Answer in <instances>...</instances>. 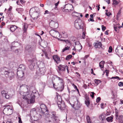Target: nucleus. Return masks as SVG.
Wrapping results in <instances>:
<instances>
[{"label": "nucleus", "mask_w": 123, "mask_h": 123, "mask_svg": "<svg viewBox=\"0 0 123 123\" xmlns=\"http://www.w3.org/2000/svg\"><path fill=\"white\" fill-rule=\"evenodd\" d=\"M52 83L54 88L57 91H62L64 88V82L63 80L57 76L53 77Z\"/></svg>", "instance_id": "1"}, {"label": "nucleus", "mask_w": 123, "mask_h": 123, "mask_svg": "<svg viewBox=\"0 0 123 123\" xmlns=\"http://www.w3.org/2000/svg\"><path fill=\"white\" fill-rule=\"evenodd\" d=\"M51 115L49 114H47V116L46 118V120L47 123H54L55 121L58 118L56 116V112L54 111H53L51 112Z\"/></svg>", "instance_id": "2"}, {"label": "nucleus", "mask_w": 123, "mask_h": 123, "mask_svg": "<svg viewBox=\"0 0 123 123\" xmlns=\"http://www.w3.org/2000/svg\"><path fill=\"white\" fill-rule=\"evenodd\" d=\"M28 95V97H30L31 98L28 99L27 101L28 103L32 104L34 102V98L38 96L39 94L37 92H33L32 91L30 92V93H27Z\"/></svg>", "instance_id": "3"}, {"label": "nucleus", "mask_w": 123, "mask_h": 123, "mask_svg": "<svg viewBox=\"0 0 123 123\" xmlns=\"http://www.w3.org/2000/svg\"><path fill=\"white\" fill-rule=\"evenodd\" d=\"M74 25L75 27L77 29H83V22L80 18L75 21Z\"/></svg>", "instance_id": "4"}, {"label": "nucleus", "mask_w": 123, "mask_h": 123, "mask_svg": "<svg viewBox=\"0 0 123 123\" xmlns=\"http://www.w3.org/2000/svg\"><path fill=\"white\" fill-rule=\"evenodd\" d=\"M13 112V110L12 108L9 105L6 106L3 110V113L6 115H10Z\"/></svg>", "instance_id": "5"}, {"label": "nucleus", "mask_w": 123, "mask_h": 123, "mask_svg": "<svg viewBox=\"0 0 123 123\" xmlns=\"http://www.w3.org/2000/svg\"><path fill=\"white\" fill-rule=\"evenodd\" d=\"M61 8L64 12H67L68 10L73 11L74 9L73 6L69 4H65L63 7H62Z\"/></svg>", "instance_id": "6"}, {"label": "nucleus", "mask_w": 123, "mask_h": 123, "mask_svg": "<svg viewBox=\"0 0 123 123\" xmlns=\"http://www.w3.org/2000/svg\"><path fill=\"white\" fill-rule=\"evenodd\" d=\"M49 25L51 27L54 29L57 28L58 26L57 21L55 19L51 20L49 23Z\"/></svg>", "instance_id": "7"}, {"label": "nucleus", "mask_w": 123, "mask_h": 123, "mask_svg": "<svg viewBox=\"0 0 123 123\" xmlns=\"http://www.w3.org/2000/svg\"><path fill=\"white\" fill-rule=\"evenodd\" d=\"M40 107L42 112L43 115H46L48 114L49 113V111L45 104H41L40 105Z\"/></svg>", "instance_id": "8"}, {"label": "nucleus", "mask_w": 123, "mask_h": 123, "mask_svg": "<svg viewBox=\"0 0 123 123\" xmlns=\"http://www.w3.org/2000/svg\"><path fill=\"white\" fill-rule=\"evenodd\" d=\"M53 29L51 30L49 32L51 36L56 38H57L58 36H59V33L58 32Z\"/></svg>", "instance_id": "9"}, {"label": "nucleus", "mask_w": 123, "mask_h": 123, "mask_svg": "<svg viewBox=\"0 0 123 123\" xmlns=\"http://www.w3.org/2000/svg\"><path fill=\"white\" fill-rule=\"evenodd\" d=\"M81 106V105L80 103L78 102L77 99L76 100V101H75L74 104L72 105V107L75 110H78L80 108Z\"/></svg>", "instance_id": "10"}, {"label": "nucleus", "mask_w": 123, "mask_h": 123, "mask_svg": "<svg viewBox=\"0 0 123 123\" xmlns=\"http://www.w3.org/2000/svg\"><path fill=\"white\" fill-rule=\"evenodd\" d=\"M29 67L31 70H33L35 66V62L33 59L30 60L28 61Z\"/></svg>", "instance_id": "11"}, {"label": "nucleus", "mask_w": 123, "mask_h": 123, "mask_svg": "<svg viewBox=\"0 0 123 123\" xmlns=\"http://www.w3.org/2000/svg\"><path fill=\"white\" fill-rule=\"evenodd\" d=\"M4 74L6 77L10 78V80L13 78L14 75V74L13 72H9L6 70H5V71Z\"/></svg>", "instance_id": "12"}, {"label": "nucleus", "mask_w": 123, "mask_h": 123, "mask_svg": "<svg viewBox=\"0 0 123 123\" xmlns=\"http://www.w3.org/2000/svg\"><path fill=\"white\" fill-rule=\"evenodd\" d=\"M120 47L117 46L116 48L115 52L116 54L119 57H122L123 56V50L119 49Z\"/></svg>", "instance_id": "13"}, {"label": "nucleus", "mask_w": 123, "mask_h": 123, "mask_svg": "<svg viewBox=\"0 0 123 123\" xmlns=\"http://www.w3.org/2000/svg\"><path fill=\"white\" fill-rule=\"evenodd\" d=\"M58 107L61 110H64L66 108V106L64 102L62 101L61 102H57Z\"/></svg>", "instance_id": "14"}, {"label": "nucleus", "mask_w": 123, "mask_h": 123, "mask_svg": "<svg viewBox=\"0 0 123 123\" xmlns=\"http://www.w3.org/2000/svg\"><path fill=\"white\" fill-rule=\"evenodd\" d=\"M53 58L57 64L61 62L60 58L57 55H54L53 56Z\"/></svg>", "instance_id": "15"}, {"label": "nucleus", "mask_w": 123, "mask_h": 123, "mask_svg": "<svg viewBox=\"0 0 123 123\" xmlns=\"http://www.w3.org/2000/svg\"><path fill=\"white\" fill-rule=\"evenodd\" d=\"M17 74L19 77L21 78L24 75V71L18 70L17 72Z\"/></svg>", "instance_id": "16"}, {"label": "nucleus", "mask_w": 123, "mask_h": 123, "mask_svg": "<svg viewBox=\"0 0 123 123\" xmlns=\"http://www.w3.org/2000/svg\"><path fill=\"white\" fill-rule=\"evenodd\" d=\"M55 99L56 102H61L62 101L61 96L59 95V94L57 93L56 96L55 97Z\"/></svg>", "instance_id": "17"}, {"label": "nucleus", "mask_w": 123, "mask_h": 123, "mask_svg": "<svg viewBox=\"0 0 123 123\" xmlns=\"http://www.w3.org/2000/svg\"><path fill=\"white\" fill-rule=\"evenodd\" d=\"M40 73L41 75H44L45 71V67H43V68H41L39 69Z\"/></svg>", "instance_id": "18"}, {"label": "nucleus", "mask_w": 123, "mask_h": 123, "mask_svg": "<svg viewBox=\"0 0 123 123\" xmlns=\"http://www.w3.org/2000/svg\"><path fill=\"white\" fill-rule=\"evenodd\" d=\"M85 98L86 99L85 104L88 107L90 105V101L88 96L87 95H86L85 96Z\"/></svg>", "instance_id": "19"}, {"label": "nucleus", "mask_w": 123, "mask_h": 123, "mask_svg": "<svg viewBox=\"0 0 123 123\" xmlns=\"http://www.w3.org/2000/svg\"><path fill=\"white\" fill-rule=\"evenodd\" d=\"M25 70V66L23 64H20L19 66L18 70L24 71Z\"/></svg>", "instance_id": "20"}, {"label": "nucleus", "mask_w": 123, "mask_h": 123, "mask_svg": "<svg viewBox=\"0 0 123 123\" xmlns=\"http://www.w3.org/2000/svg\"><path fill=\"white\" fill-rule=\"evenodd\" d=\"M102 44L101 42H99L98 43H95L94 44V46L96 48H100L101 47Z\"/></svg>", "instance_id": "21"}, {"label": "nucleus", "mask_w": 123, "mask_h": 123, "mask_svg": "<svg viewBox=\"0 0 123 123\" xmlns=\"http://www.w3.org/2000/svg\"><path fill=\"white\" fill-rule=\"evenodd\" d=\"M58 69L59 70L64 71L66 69V66L60 65L58 66Z\"/></svg>", "instance_id": "22"}, {"label": "nucleus", "mask_w": 123, "mask_h": 123, "mask_svg": "<svg viewBox=\"0 0 123 123\" xmlns=\"http://www.w3.org/2000/svg\"><path fill=\"white\" fill-rule=\"evenodd\" d=\"M18 28V27L15 25H11L10 27V31L13 32Z\"/></svg>", "instance_id": "23"}, {"label": "nucleus", "mask_w": 123, "mask_h": 123, "mask_svg": "<svg viewBox=\"0 0 123 123\" xmlns=\"http://www.w3.org/2000/svg\"><path fill=\"white\" fill-rule=\"evenodd\" d=\"M113 4L115 5L118 4L120 1L119 0H113Z\"/></svg>", "instance_id": "24"}, {"label": "nucleus", "mask_w": 123, "mask_h": 123, "mask_svg": "<svg viewBox=\"0 0 123 123\" xmlns=\"http://www.w3.org/2000/svg\"><path fill=\"white\" fill-rule=\"evenodd\" d=\"M105 63V62L104 61H102L99 63V66L101 68H103L104 67V63Z\"/></svg>", "instance_id": "25"}, {"label": "nucleus", "mask_w": 123, "mask_h": 123, "mask_svg": "<svg viewBox=\"0 0 123 123\" xmlns=\"http://www.w3.org/2000/svg\"><path fill=\"white\" fill-rule=\"evenodd\" d=\"M113 119V117H107L106 118V120L108 122H112Z\"/></svg>", "instance_id": "26"}, {"label": "nucleus", "mask_w": 123, "mask_h": 123, "mask_svg": "<svg viewBox=\"0 0 123 123\" xmlns=\"http://www.w3.org/2000/svg\"><path fill=\"white\" fill-rule=\"evenodd\" d=\"M113 27L114 30L116 31H117V30L118 29L117 28L118 27V26H117V23H116L115 24H114Z\"/></svg>", "instance_id": "27"}, {"label": "nucleus", "mask_w": 123, "mask_h": 123, "mask_svg": "<svg viewBox=\"0 0 123 123\" xmlns=\"http://www.w3.org/2000/svg\"><path fill=\"white\" fill-rule=\"evenodd\" d=\"M94 81L95 83L97 85H98L101 82V81L100 80L96 79H95L94 80Z\"/></svg>", "instance_id": "28"}, {"label": "nucleus", "mask_w": 123, "mask_h": 123, "mask_svg": "<svg viewBox=\"0 0 123 123\" xmlns=\"http://www.w3.org/2000/svg\"><path fill=\"white\" fill-rule=\"evenodd\" d=\"M16 10L18 12V13H20L21 12L23 11L24 9L23 8H17L16 9Z\"/></svg>", "instance_id": "29"}, {"label": "nucleus", "mask_w": 123, "mask_h": 123, "mask_svg": "<svg viewBox=\"0 0 123 123\" xmlns=\"http://www.w3.org/2000/svg\"><path fill=\"white\" fill-rule=\"evenodd\" d=\"M64 41L67 44L68 43L69 45L70 46H71L72 45V43L70 41L68 40L65 39V40H64Z\"/></svg>", "instance_id": "30"}, {"label": "nucleus", "mask_w": 123, "mask_h": 123, "mask_svg": "<svg viewBox=\"0 0 123 123\" xmlns=\"http://www.w3.org/2000/svg\"><path fill=\"white\" fill-rule=\"evenodd\" d=\"M7 92L4 90H3L1 92V93L3 96L5 97V95L6 94Z\"/></svg>", "instance_id": "31"}, {"label": "nucleus", "mask_w": 123, "mask_h": 123, "mask_svg": "<svg viewBox=\"0 0 123 123\" xmlns=\"http://www.w3.org/2000/svg\"><path fill=\"white\" fill-rule=\"evenodd\" d=\"M37 13L34 14L32 15L31 16V17L34 20L37 19L38 17V16H37L36 17H35L34 15H36Z\"/></svg>", "instance_id": "32"}, {"label": "nucleus", "mask_w": 123, "mask_h": 123, "mask_svg": "<svg viewBox=\"0 0 123 123\" xmlns=\"http://www.w3.org/2000/svg\"><path fill=\"white\" fill-rule=\"evenodd\" d=\"M72 56V55H69L66 56V60H68L71 58Z\"/></svg>", "instance_id": "33"}, {"label": "nucleus", "mask_w": 123, "mask_h": 123, "mask_svg": "<svg viewBox=\"0 0 123 123\" xmlns=\"http://www.w3.org/2000/svg\"><path fill=\"white\" fill-rule=\"evenodd\" d=\"M5 97L6 98L10 99L11 98V95H10L8 94L7 93L5 95Z\"/></svg>", "instance_id": "34"}, {"label": "nucleus", "mask_w": 123, "mask_h": 123, "mask_svg": "<svg viewBox=\"0 0 123 123\" xmlns=\"http://www.w3.org/2000/svg\"><path fill=\"white\" fill-rule=\"evenodd\" d=\"M79 13H78L77 12H74L72 13V15L73 16L77 17V14Z\"/></svg>", "instance_id": "35"}, {"label": "nucleus", "mask_w": 123, "mask_h": 123, "mask_svg": "<svg viewBox=\"0 0 123 123\" xmlns=\"http://www.w3.org/2000/svg\"><path fill=\"white\" fill-rule=\"evenodd\" d=\"M23 26L24 29H23V30L24 31V32H25L26 31L28 27L27 26V25L24 24Z\"/></svg>", "instance_id": "36"}, {"label": "nucleus", "mask_w": 123, "mask_h": 123, "mask_svg": "<svg viewBox=\"0 0 123 123\" xmlns=\"http://www.w3.org/2000/svg\"><path fill=\"white\" fill-rule=\"evenodd\" d=\"M86 120L87 123H89L90 122H91L90 120V118L89 116L87 115L86 116Z\"/></svg>", "instance_id": "37"}, {"label": "nucleus", "mask_w": 123, "mask_h": 123, "mask_svg": "<svg viewBox=\"0 0 123 123\" xmlns=\"http://www.w3.org/2000/svg\"><path fill=\"white\" fill-rule=\"evenodd\" d=\"M26 49L27 50H31V46L30 45H27L26 46Z\"/></svg>", "instance_id": "38"}, {"label": "nucleus", "mask_w": 123, "mask_h": 123, "mask_svg": "<svg viewBox=\"0 0 123 123\" xmlns=\"http://www.w3.org/2000/svg\"><path fill=\"white\" fill-rule=\"evenodd\" d=\"M75 45H76L77 44L79 45L81 47V49H82V46L80 44V43L79 42V41H77L75 42Z\"/></svg>", "instance_id": "39"}, {"label": "nucleus", "mask_w": 123, "mask_h": 123, "mask_svg": "<svg viewBox=\"0 0 123 123\" xmlns=\"http://www.w3.org/2000/svg\"><path fill=\"white\" fill-rule=\"evenodd\" d=\"M70 48L69 47L67 46V47H65L62 50V52H63L66 50H69Z\"/></svg>", "instance_id": "40"}, {"label": "nucleus", "mask_w": 123, "mask_h": 123, "mask_svg": "<svg viewBox=\"0 0 123 123\" xmlns=\"http://www.w3.org/2000/svg\"><path fill=\"white\" fill-rule=\"evenodd\" d=\"M111 79H117L118 80H120L121 79V78H119L118 76H116L115 77H113L111 78Z\"/></svg>", "instance_id": "41"}, {"label": "nucleus", "mask_w": 123, "mask_h": 123, "mask_svg": "<svg viewBox=\"0 0 123 123\" xmlns=\"http://www.w3.org/2000/svg\"><path fill=\"white\" fill-rule=\"evenodd\" d=\"M112 48L111 46H110L109 47L108 52L109 53H111L112 51Z\"/></svg>", "instance_id": "42"}, {"label": "nucleus", "mask_w": 123, "mask_h": 123, "mask_svg": "<svg viewBox=\"0 0 123 123\" xmlns=\"http://www.w3.org/2000/svg\"><path fill=\"white\" fill-rule=\"evenodd\" d=\"M118 85L120 86H123V82H119L118 84Z\"/></svg>", "instance_id": "43"}, {"label": "nucleus", "mask_w": 123, "mask_h": 123, "mask_svg": "<svg viewBox=\"0 0 123 123\" xmlns=\"http://www.w3.org/2000/svg\"><path fill=\"white\" fill-rule=\"evenodd\" d=\"M111 92V94L112 95V96L111 97V98L113 99L115 97V95L114 94V93L113 91H112Z\"/></svg>", "instance_id": "44"}, {"label": "nucleus", "mask_w": 123, "mask_h": 123, "mask_svg": "<svg viewBox=\"0 0 123 123\" xmlns=\"http://www.w3.org/2000/svg\"><path fill=\"white\" fill-rule=\"evenodd\" d=\"M101 98L100 97H99L97 98L96 100V102L97 103H98L100 101Z\"/></svg>", "instance_id": "45"}, {"label": "nucleus", "mask_w": 123, "mask_h": 123, "mask_svg": "<svg viewBox=\"0 0 123 123\" xmlns=\"http://www.w3.org/2000/svg\"><path fill=\"white\" fill-rule=\"evenodd\" d=\"M102 29L103 31H104L106 29V27L105 26H104V25H102Z\"/></svg>", "instance_id": "46"}, {"label": "nucleus", "mask_w": 123, "mask_h": 123, "mask_svg": "<svg viewBox=\"0 0 123 123\" xmlns=\"http://www.w3.org/2000/svg\"><path fill=\"white\" fill-rule=\"evenodd\" d=\"M105 14L107 16H109L110 15H111V14L110 12H106Z\"/></svg>", "instance_id": "47"}, {"label": "nucleus", "mask_w": 123, "mask_h": 123, "mask_svg": "<svg viewBox=\"0 0 123 123\" xmlns=\"http://www.w3.org/2000/svg\"><path fill=\"white\" fill-rule=\"evenodd\" d=\"M91 93H92V94H91L90 96H91L92 98H93L94 97V95L95 93L93 92H91Z\"/></svg>", "instance_id": "48"}, {"label": "nucleus", "mask_w": 123, "mask_h": 123, "mask_svg": "<svg viewBox=\"0 0 123 123\" xmlns=\"http://www.w3.org/2000/svg\"><path fill=\"white\" fill-rule=\"evenodd\" d=\"M18 119H19L18 123H22V120H21V117H18Z\"/></svg>", "instance_id": "49"}, {"label": "nucleus", "mask_w": 123, "mask_h": 123, "mask_svg": "<svg viewBox=\"0 0 123 123\" xmlns=\"http://www.w3.org/2000/svg\"><path fill=\"white\" fill-rule=\"evenodd\" d=\"M105 72L106 73V74L107 76H108V74L109 72V71L108 70H106Z\"/></svg>", "instance_id": "50"}, {"label": "nucleus", "mask_w": 123, "mask_h": 123, "mask_svg": "<svg viewBox=\"0 0 123 123\" xmlns=\"http://www.w3.org/2000/svg\"><path fill=\"white\" fill-rule=\"evenodd\" d=\"M45 54L46 56V58L48 59H49V57L48 56V55L47 54V52H45Z\"/></svg>", "instance_id": "51"}, {"label": "nucleus", "mask_w": 123, "mask_h": 123, "mask_svg": "<svg viewBox=\"0 0 123 123\" xmlns=\"http://www.w3.org/2000/svg\"><path fill=\"white\" fill-rule=\"evenodd\" d=\"M85 32H83L82 33V37L83 39H84L85 38Z\"/></svg>", "instance_id": "52"}, {"label": "nucleus", "mask_w": 123, "mask_h": 123, "mask_svg": "<svg viewBox=\"0 0 123 123\" xmlns=\"http://www.w3.org/2000/svg\"><path fill=\"white\" fill-rule=\"evenodd\" d=\"M88 21H91L92 22H93L94 21V20L93 19V18H90V19H88Z\"/></svg>", "instance_id": "53"}, {"label": "nucleus", "mask_w": 123, "mask_h": 123, "mask_svg": "<svg viewBox=\"0 0 123 123\" xmlns=\"http://www.w3.org/2000/svg\"><path fill=\"white\" fill-rule=\"evenodd\" d=\"M121 9H120L119 11L117 13V15H120L121 13Z\"/></svg>", "instance_id": "54"}, {"label": "nucleus", "mask_w": 123, "mask_h": 123, "mask_svg": "<svg viewBox=\"0 0 123 123\" xmlns=\"http://www.w3.org/2000/svg\"><path fill=\"white\" fill-rule=\"evenodd\" d=\"M104 103H102L101 105V107L102 109H103L105 107L104 106Z\"/></svg>", "instance_id": "55"}, {"label": "nucleus", "mask_w": 123, "mask_h": 123, "mask_svg": "<svg viewBox=\"0 0 123 123\" xmlns=\"http://www.w3.org/2000/svg\"><path fill=\"white\" fill-rule=\"evenodd\" d=\"M12 7L11 6H10V7L8 9V11L9 12H10L11 11V10L12 9Z\"/></svg>", "instance_id": "56"}, {"label": "nucleus", "mask_w": 123, "mask_h": 123, "mask_svg": "<svg viewBox=\"0 0 123 123\" xmlns=\"http://www.w3.org/2000/svg\"><path fill=\"white\" fill-rule=\"evenodd\" d=\"M119 117V118H118V119H120L119 120H120V119H122L123 116L122 115H120Z\"/></svg>", "instance_id": "57"}, {"label": "nucleus", "mask_w": 123, "mask_h": 123, "mask_svg": "<svg viewBox=\"0 0 123 123\" xmlns=\"http://www.w3.org/2000/svg\"><path fill=\"white\" fill-rule=\"evenodd\" d=\"M66 69H67L68 73V74L69 73V71L68 69V67L67 66H66Z\"/></svg>", "instance_id": "58"}, {"label": "nucleus", "mask_w": 123, "mask_h": 123, "mask_svg": "<svg viewBox=\"0 0 123 123\" xmlns=\"http://www.w3.org/2000/svg\"><path fill=\"white\" fill-rule=\"evenodd\" d=\"M83 87L85 89H86L87 87V86L86 85V84H84L83 85Z\"/></svg>", "instance_id": "59"}, {"label": "nucleus", "mask_w": 123, "mask_h": 123, "mask_svg": "<svg viewBox=\"0 0 123 123\" xmlns=\"http://www.w3.org/2000/svg\"><path fill=\"white\" fill-rule=\"evenodd\" d=\"M5 1L4 0H0V2L1 4H2L3 3H4Z\"/></svg>", "instance_id": "60"}, {"label": "nucleus", "mask_w": 123, "mask_h": 123, "mask_svg": "<svg viewBox=\"0 0 123 123\" xmlns=\"http://www.w3.org/2000/svg\"><path fill=\"white\" fill-rule=\"evenodd\" d=\"M88 46L89 47H92V44L91 43H88Z\"/></svg>", "instance_id": "61"}, {"label": "nucleus", "mask_w": 123, "mask_h": 123, "mask_svg": "<svg viewBox=\"0 0 123 123\" xmlns=\"http://www.w3.org/2000/svg\"><path fill=\"white\" fill-rule=\"evenodd\" d=\"M20 1L21 3L22 4H23L24 3V0H20Z\"/></svg>", "instance_id": "62"}, {"label": "nucleus", "mask_w": 123, "mask_h": 123, "mask_svg": "<svg viewBox=\"0 0 123 123\" xmlns=\"http://www.w3.org/2000/svg\"><path fill=\"white\" fill-rule=\"evenodd\" d=\"M109 31L108 30H107V31H105V35H108V31Z\"/></svg>", "instance_id": "63"}, {"label": "nucleus", "mask_w": 123, "mask_h": 123, "mask_svg": "<svg viewBox=\"0 0 123 123\" xmlns=\"http://www.w3.org/2000/svg\"><path fill=\"white\" fill-rule=\"evenodd\" d=\"M3 103V100L0 98V104H2Z\"/></svg>", "instance_id": "64"}]
</instances>
